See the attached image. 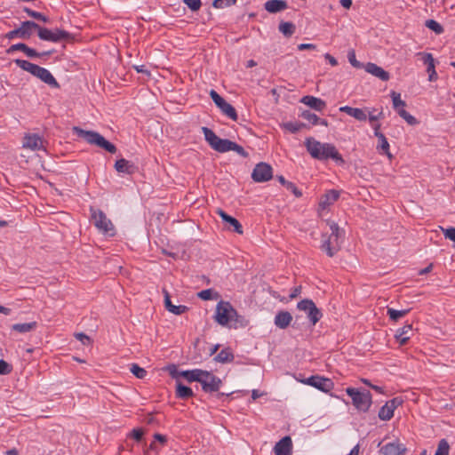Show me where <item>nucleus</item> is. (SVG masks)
<instances>
[{
	"label": "nucleus",
	"mask_w": 455,
	"mask_h": 455,
	"mask_svg": "<svg viewBox=\"0 0 455 455\" xmlns=\"http://www.w3.org/2000/svg\"><path fill=\"white\" fill-rule=\"evenodd\" d=\"M307 152L317 160L332 159L339 165H344L345 160L339 153L336 147L330 143H321L314 138H307L305 141Z\"/></svg>",
	"instance_id": "nucleus-1"
},
{
	"label": "nucleus",
	"mask_w": 455,
	"mask_h": 455,
	"mask_svg": "<svg viewBox=\"0 0 455 455\" xmlns=\"http://www.w3.org/2000/svg\"><path fill=\"white\" fill-rule=\"evenodd\" d=\"M14 63L20 68L22 70L30 73L32 76L40 79L42 82L50 85L52 88H59L60 84L51 72L36 64H34L28 60L17 59Z\"/></svg>",
	"instance_id": "nucleus-2"
},
{
	"label": "nucleus",
	"mask_w": 455,
	"mask_h": 455,
	"mask_svg": "<svg viewBox=\"0 0 455 455\" xmlns=\"http://www.w3.org/2000/svg\"><path fill=\"white\" fill-rule=\"evenodd\" d=\"M73 132L80 139L84 140L91 145H95L110 154H116L117 151L116 147L107 140L100 133L94 131H86L78 126L73 127Z\"/></svg>",
	"instance_id": "nucleus-3"
},
{
	"label": "nucleus",
	"mask_w": 455,
	"mask_h": 455,
	"mask_svg": "<svg viewBox=\"0 0 455 455\" xmlns=\"http://www.w3.org/2000/svg\"><path fill=\"white\" fill-rule=\"evenodd\" d=\"M320 248L329 257H333L340 249L344 238V229H331V232L321 234Z\"/></svg>",
	"instance_id": "nucleus-4"
},
{
	"label": "nucleus",
	"mask_w": 455,
	"mask_h": 455,
	"mask_svg": "<svg viewBox=\"0 0 455 455\" xmlns=\"http://www.w3.org/2000/svg\"><path fill=\"white\" fill-rule=\"evenodd\" d=\"M346 393L352 399V403L358 411L367 412L372 403V396L369 390L347 387Z\"/></svg>",
	"instance_id": "nucleus-5"
},
{
	"label": "nucleus",
	"mask_w": 455,
	"mask_h": 455,
	"mask_svg": "<svg viewBox=\"0 0 455 455\" xmlns=\"http://www.w3.org/2000/svg\"><path fill=\"white\" fill-rule=\"evenodd\" d=\"M36 31L38 37L43 41L59 43L63 40L70 41L74 39L71 33L61 28L49 29L38 25Z\"/></svg>",
	"instance_id": "nucleus-6"
},
{
	"label": "nucleus",
	"mask_w": 455,
	"mask_h": 455,
	"mask_svg": "<svg viewBox=\"0 0 455 455\" xmlns=\"http://www.w3.org/2000/svg\"><path fill=\"white\" fill-rule=\"evenodd\" d=\"M202 131L205 140L212 149L220 153H225L231 150L234 141L218 137L215 132L208 127H203Z\"/></svg>",
	"instance_id": "nucleus-7"
},
{
	"label": "nucleus",
	"mask_w": 455,
	"mask_h": 455,
	"mask_svg": "<svg viewBox=\"0 0 455 455\" xmlns=\"http://www.w3.org/2000/svg\"><path fill=\"white\" fill-rule=\"evenodd\" d=\"M297 308L307 313V316L313 326L315 325L323 316L321 310L310 299L300 300L297 304Z\"/></svg>",
	"instance_id": "nucleus-8"
},
{
	"label": "nucleus",
	"mask_w": 455,
	"mask_h": 455,
	"mask_svg": "<svg viewBox=\"0 0 455 455\" xmlns=\"http://www.w3.org/2000/svg\"><path fill=\"white\" fill-rule=\"evenodd\" d=\"M391 98L394 109L407 122L408 124L416 125L419 124V121L404 109L406 102L401 99V94L399 92L395 91L391 92Z\"/></svg>",
	"instance_id": "nucleus-9"
},
{
	"label": "nucleus",
	"mask_w": 455,
	"mask_h": 455,
	"mask_svg": "<svg viewBox=\"0 0 455 455\" xmlns=\"http://www.w3.org/2000/svg\"><path fill=\"white\" fill-rule=\"evenodd\" d=\"M38 24L32 20L23 21L20 28L9 31L5 37L9 40L14 39L16 37L21 39H28L32 34L33 30H37Z\"/></svg>",
	"instance_id": "nucleus-10"
},
{
	"label": "nucleus",
	"mask_w": 455,
	"mask_h": 455,
	"mask_svg": "<svg viewBox=\"0 0 455 455\" xmlns=\"http://www.w3.org/2000/svg\"><path fill=\"white\" fill-rule=\"evenodd\" d=\"M202 389L205 393L218 392L222 385V380L213 373L208 371H203L201 376Z\"/></svg>",
	"instance_id": "nucleus-11"
},
{
	"label": "nucleus",
	"mask_w": 455,
	"mask_h": 455,
	"mask_svg": "<svg viewBox=\"0 0 455 455\" xmlns=\"http://www.w3.org/2000/svg\"><path fill=\"white\" fill-rule=\"evenodd\" d=\"M234 307L228 301H220L217 304L214 319L222 326H228Z\"/></svg>",
	"instance_id": "nucleus-12"
},
{
	"label": "nucleus",
	"mask_w": 455,
	"mask_h": 455,
	"mask_svg": "<svg viewBox=\"0 0 455 455\" xmlns=\"http://www.w3.org/2000/svg\"><path fill=\"white\" fill-rule=\"evenodd\" d=\"M251 178L255 182H266L273 178V168L270 164L260 162L252 171Z\"/></svg>",
	"instance_id": "nucleus-13"
},
{
	"label": "nucleus",
	"mask_w": 455,
	"mask_h": 455,
	"mask_svg": "<svg viewBox=\"0 0 455 455\" xmlns=\"http://www.w3.org/2000/svg\"><path fill=\"white\" fill-rule=\"evenodd\" d=\"M301 382L312 386L324 393L330 392L334 387V383L331 379L319 375H313L306 379L301 380Z\"/></svg>",
	"instance_id": "nucleus-14"
},
{
	"label": "nucleus",
	"mask_w": 455,
	"mask_h": 455,
	"mask_svg": "<svg viewBox=\"0 0 455 455\" xmlns=\"http://www.w3.org/2000/svg\"><path fill=\"white\" fill-rule=\"evenodd\" d=\"M340 196V192L336 189H331L326 191L319 199L318 203V212L319 215L322 216L323 212L327 210L331 205H332Z\"/></svg>",
	"instance_id": "nucleus-15"
},
{
	"label": "nucleus",
	"mask_w": 455,
	"mask_h": 455,
	"mask_svg": "<svg viewBox=\"0 0 455 455\" xmlns=\"http://www.w3.org/2000/svg\"><path fill=\"white\" fill-rule=\"evenodd\" d=\"M418 56L421 57V60L425 65H427V72L428 73V80L430 82L436 81L438 78L437 73L435 67V59L431 53L419 52Z\"/></svg>",
	"instance_id": "nucleus-16"
},
{
	"label": "nucleus",
	"mask_w": 455,
	"mask_h": 455,
	"mask_svg": "<svg viewBox=\"0 0 455 455\" xmlns=\"http://www.w3.org/2000/svg\"><path fill=\"white\" fill-rule=\"evenodd\" d=\"M91 218L95 228H108L112 226L111 220L107 218L106 214L99 209L91 207Z\"/></svg>",
	"instance_id": "nucleus-17"
},
{
	"label": "nucleus",
	"mask_w": 455,
	"mask_h": 455,
	"mask_svg": "<svg viewBox=\"0 0 455 455\" xmlns=\"http://www.w3.org/2000/svg\"><path fill=\"white\" fill-rule=\"evenodd\" d=\"M163 293H164V307L169 312H171L176 315H180L188 310V307L187 306L173 305L171 300V295L165 288L163 289Z\"/></svg>",
	"instance_id": "nucleus-18"
},
{
	"label": "nucleus",
	"mask_w": 455,
	"mask_h": 455,
	"mask_svg": "<svg viewBox=\"0 0 455 455\" xmlns=\"http://www.w3.org/2000/svg\"><path fill=\"white\" fill-rule=\"evenodd\" d=\"M406 451V448L403 443H388L379 450L380 455H403Z\"/></svg>",
	"instance_id": "nucleus-19"
},
{
	"label": "nucleus",
	"mask_w": 455,
	"mask_h": 455,
	"mask_svg": "<svg viewBox=\"0 0 455 455\" xmlns=\"http://www.w3.org/2000/svg\"><path fill=\"white\" fill-rule=\"evenodd\" d=\"M292 441L290 436L283 437L274 447L275 455H291Z\"/></svg>",
	"instance_id": "nucleus-20"
},
{
	"label": "nucleus",
	"mask_w": 455,
	"mask_h": 455,
	"mask_svg": "<svg viewBox=\"0 0 455 455\" xmlns=\"http://www.w3.org/2000/svg\"><path fill=\"white\" fill-rule=\"evenodd\" d=\"M114 167L117 172L129 175H132L138 171V167L134 164V163L124 158L116 160Z\"/></svg>",
	"instance_id": "nucleus-21"
},
{
	"label": "nucleus",
	"mask_w": 455,
	"mask_h": 455,
	"mask_svg": "<svg viewBox=\"0 0 455 455\" xmlns=\"http://www.w3.org/2000/svg\"><path fill=\"white\" fill-rule=\"evenodd\" d=\"M300 102L316 111H323L326 108V102L324 100L311 95L302 97Z\"/></svg>",
	"instance_id": "nucleus-22"
},
{
	"label": "nucleus",
	"mask_w": 455,
	"mask_h": 455,
	"mask_svg": "<svg viewBox=\"0 0 455 455\" xmlns=\"http://www.w3.org/2000/svg\"><path fill=\"white\" fill-rule=\"evenodd\" d=\"M292 321V315L290 312L285 310H280L275 316L274 323L279 329H286Z\"/></svg>",
	"instance_id": "nucleus-23"
},
{
	"label": "nucleus",
	"mask_w": 455,
	"mask_h": 455,
	"mask_svg": "<svg viewBox=\"0 0 455 455\" xmlns=\"http://www.w3.org/2000/svg\"><path fill=\"white\" fill-rule=\"evenodd\" d=\"M365 71L371 74L372 76L379 78L382 81H388L390 78L389 73L379 67L377 64L368 62L365 67Z\"/></svg>",
	"instance_id": "nucleus-24"
},
{
	"label": "nucleus",
	"mask_w": 455,
	"mask_h": 455,
	"mask_svg": "<svg viewBox=\"0 0 455 455\" xmlns=\"http://www.w3.org/2000/svg\"><path fill=\"white\" fill-rule=\"evenodd\" d=\"M23 147L32 150H39L43 148V140L37 134H28L24 137Z\"/></svg>",
	"instance_id": "nucleus-25"
},
{
	"label": "nucleus",
	"mask_w": 455,
	"mask_h": 455,
	"mask_svg": "<svg viewBox=\"0 0 455 455\" xmlns=\"http://www.w3.org/2000/svg\"><path fill=\"white\" fill-rule=\"evenodd\" d=\"M264 8L270 13H277L288 8V4L285 0H267L264 4Z\"/></svg>",
	"instance_id": "nucleus-26"
},
{
	"label": "nucleus",
	"mask_w": 455,
	"mask_h": 455,
	"mask_svg": "<svg viewBox=\"0 0 455 455\" xmlns=\"http://www.w3.org/2000/svg\"><path fill=\"white\" fill-rule=\"evenodd\" d=\"M412 333V325L405 324L404 326L399 328L396 331L395 338L396 341L401 345H405L411 338V334Z\"/></svg>",
	"instance_id": "nucleus-27"
},
{
	"label": "nucleus",
	"mask_w": 455,
	"mask_h": 455,
	"mask_svg": "<svg viewBox=\"0 0 455 455\" xmlns=\"http://www.w3.org/2000/svg\"><path fill=\"white\" fill-rule=\"evenodd\" d=\"M249 324V320L245 316L239 315L236 309L234 308L229 327L234 329L244 328Z\"/></svg>",
	"instance_id": "nucleus-28"
},
{
	"label": "nucleus",
	"mask_w": 455,
	"mask_h": 455,
	"mask_svg": "<svg viewBox=\"0 0 455 455\" xmlns=\"http://www.w3.org/2000/svg\"><path fill=\"white\" fill-rule=\"evenodd\" d=\"M339 111L344 112V113L347 114L348 116H353L354 118H355L356 120L361 121V122L367 120V115L361 108H352L349 106H344V107L339 108Z\"/></svg>",
	"instance_id": "nucleus-29"
},
{
	"label": "nucleus",
	"mask_w": 455,
	"mask_h": 455,
	"mask_svg": "<svg viewBox=\"0 0 455 455\" xmlns=\"http://www.w3.org/2000/svg\"><path fill=\"white\" fill-rule=\"evenodd\" d=\"M15 51H22L28 58H35L36 55V51L33 48L28 47L24 43H18L15 44L11 45L7 50L6 52L8 54H11L14 52Z\"/></svg>",
	"instance_id": "nucleus-30"
},
{
	"label": "nucleus",
	"mask_w": 455,
	"mask_h": 455,
	"mask_svg": "<svg viewBox=\"0 0 455 455\" xmlns=\"http://www.w3.org/2000/svg\"><path fill=\"white\" fill-rule=\"evenodd\" d=\"M175 395L176 397L186 400L194 396V392L191 387L185 386L184 384L178 380L176 382Z\"/></svg>",
	"instance_id": "nucleus-31"
},
{
	"label": "nucleus",
	"mask_w": 455,
	"mask_h": 455,
	"mask_svg": "<svg viewBox=\"0 0 455 455\" xmlns=\"http://www.w3.org/2000/svg\"><path fill=\"white\" fill-rule=\"evenodd\" d=\"M204 370L201 369H194V370H186L181 371L180 372V376L183 377L188 382H198L201 381V376Z\"/></svg>",
	"instance_id": "nucleus-32"
},
{
	"label": "nucleus",
	"mask_w": 455,
	"mask_h": 455,
	"mask_svg": "<svg viewBox=\"0 0 455 455\" xmlns=\"http://www.w3.org/2000/svg\"><path fill=\"white\" fill-rule=\"evenodd\" d=\"M70 218L68 214L65 212H59L55 213L52 216L50 217V222L49 225L51 226H57L60 224V226H67V221H69Z\"/></svg>",
	"instance_id": "nucleus-33"
},
{
	"label": "nucleus",
	"mask_w": 455,
	"mask_h": 455,
	"mask_svg": "<svg viewBox=\"0 0 455 455\" xmlns=\"http://www.w3.org/2000/svg\"><path fill=\"white\" fill-rule=\"evenodd\" d=\"M235 359L234 354L229 348L222 349L215 357L214 361L221 363H231Z\"/></svg>",
	"instance_id": "nucleus-34"
},
{
	"label": "nucleus",
	"mask_w": 455,
	"mask_h": 455,
	"mask_svg": "<svg viewBox=\"0 0 455 455\" xmlns=\"http://www.w3.org/2000/svg\"><path fill=\"white\" fill-rule=\"evenodd\" d=\"M217 213L220 215L224 224L229 225L233 228H242V225L235 218L228 215L223 210L218 209Z\"/></svg>",
	"instance_id": "nucleus-35"
},
{
	"label": "nucleus",
	"mask_w": 455,
	"mask_h": 455,
	"mask_svg": "<svg viewBox=\"0 0 455 455\" xmlns=\"http://www.w3.org/2000/svg\"><path fill=\"white\" fill-rule=\"evenodd\" d=\"M37 326L36 322L15 323L12 325V330L20 333L29 332L34 331Z\"/></svg>",
	"instance_id": "nucleus-36"
},
{
	"label": "nucleus",
	"mask_w": 455,
	"mask_h": 455,
	"mask_svg": "<svg viewBox=\"0 0 455 455\" xmlns=\"http://www.w3.org/2000/svg\"><path fill=\"white\" fill-rule=\"evenodd\" d=\"M377 138L379 140L377 148L380 149L383 154L387 155L389 158H391L392 155L389 152V143L386 136L382 132H377Z\"/></svg>",
	"instance_id": "nucleus-37"
},
{
	"label": "nucleus",
	"mask_w": 455,
	"mask_h": 455,
	"mask_svg": "<svg viewBox=\"0 0 455 455\" xmlns=\"http://www.w3.org/2000/svg\"><path fill=\"white\" fill-rule=\"evenodd\" d=\"M219 108L220 109V111L222 112L223 115L227 116L231 120L237 121V119H238L237 112H236L235 108L231 104H229L228 102L226 101Z\"/></svg>",
	"instance_id": "nucleus-38"
},
{
	"label": "nucleus",
	"mask_w": 455,
	"mask_h": 455,
	"mask_svg": "<svg viewBox=\"0 0 455 455\" xmlns=\"http://www.w3.org/2000/svg\"><path fill=\"white\" fill-rule=\"evenodd\" d=\"M278 28L279 31L286 37H291L296 30L295 25L290 21L280 22Z\"/></svg>",
	"instance_id": "nucleus-39"
},
{
	"label": "nucleus",
	"mask_w": 455,
	"mask_h": 455,
	"mask_svg": "<svg viewBox=\"0 0 455 455\" xmlns=\"http://www.w3.org/2000/svg\"><path fill=\"white\" fill-rule=\"evenodd\" d=\"M409 311L410 309L396 310L391 307H387V315L391 321L397 322L400 318L405 316Z\"/></svg>",
	"instance_id": "nucleus-40"
},
{
	"label": "nucleus",
	"mask_w": 455,
	"mask_h": 455,
	"mask_svg": "<svg viewBox=\"0 0 455 455\" xmlns=\"http://www.w3.org/2000/svg\"><path fill=\"white\" fill-rule=\"evenodd\" d=\"M197 297L203 300H211L219 299L220 294L212 289H206L199 291Z\"/></svg>",
	"instance_id": "nucleus-41"
},
{
	"label": "nucleus",
	"mask_w": 455,
	"mask_h": 455,
	"mask_svg": "<svg viewBox=\"0 0 455 455\" xmlns=\"http://www.w3.org/2000/svg\"><path fill=\"white\" fill-rule=\"evenodd\" d=\"M379 418L381 420H390L394 416L393 410L388 406L387 403H385L379 411Z\"/></svg>",
	"instance_id": "nucleus-42"
},
{
	"label": "nucleus",
	"mask_w": 455,
	"mask_h": 455,
	"mask_svg": "<svg viewBox=\"0 0 455 455\" xmlns=\"http://www.w3.org/2000/svg\"><path fill=\"white\" fill-rule=\"evenodd\" d=\"M23 12H26L29 17L34 18L37 20H41L44 23H47L50 20L49 18L43 14L42 12L33 11L28 7H24Z\"/></svg>",
	"instance_id": "nucleus-43"
},
{
	"label": "nucleus",
	"mask_w": 455,
	"mask_h": 455,
	"mask_svg": "<svg viewBox=\"0 0 455 455\" xmlns=\"http://www.w3.org/2000/svg\"><path fill=\"white\" fill-rule=\"evenodd\" d=\"M425 26L437 35H440L444 31L443 27L435 20H426Z\"/></svg>",
	"instance_id": "nucleus-44"
},
{
	"label": "nucleus",
	"mask_w": 455,
	"mask_h": 455,
	"mask_svg": "<svg viewBox=\"0 0 455 455\" xmlns=\"http://www.w3.org/2000/svg\"><path fill=\"white\" fill-rule=\"evenodd\" d=\"M283 128L291 133L298 132L303 127H306V124L299 122H287L283 124Z\"/></svg>",
	"instance_id": "nucleus-45"
},
{
	"label": "nucleus",
	"mask_w": 455,
	"mask_h": 455,
	"mask_svg": "<svg viewBox=\"0 0 455 455\" xmlns=\"http://www.w3.org/2000/svg\"><path fill=\"white\" fill-rule=\"evenodd\" d=\"M450 445L446 439H441L438 443L435 455H449Z\"/></svg>",
	"instance_id": "nucleus-46"
},
{
	"label": "nucleus",
	"mask_w": 455,
	"mask_h": 455,
	"mask_svg": "<svg viewBox=\"0 0 455 455\" xmlns=\"http://www.w3.org/2000/svg\"><path fill=\"white\" fill-rule=\"evenodd\" d=\"M130 371L138 379H142L147 375V371L144 368L139 366L137 363L131 364Z\"/></svg>",
	"instance_id": "nucleus-47"
},
{
	"label": "nucleus",
	"mask_w": 455,
	"mask_h": 455,
	"mask_svg": "<svg viewBox=\"0 0 455 455\" xmlns=\"http://www.w3.org/2000/svg\"><path fill=\"white\" fill-rule=\"evenodd\" d=\"M300 116L306 120H307L309 123H311L313 125H317L319 117L312 113L309 110H304L301 112Z\"/></svg>",
	"instance_id": "nucleus-48"
},
{
	"label": "nucleus",
	"mask_w": 455,
	"mask_h": 455,
	"mask_svg": "<svg viewBox=\"0 0 455 455\" xmlns=\"http://www.w3.org/2000/svg\"><path fill=\"white\" fill-rule=\"evenodd\" d=\"M210 97L218 108H220L222 104L226 102L225 99L222 98L215 90L210 91Z\"/></svg>",
	"instance_id": "nucleus-49"
},
{
	"label": "nucleus",
	"mask_w": 455,
	"mask_h": 455,
	"mask_svg": "<svg viewBox=\"0 0 455 455\" xmlns=\"http://www.w3.org/2000/svg\"><path fill=\"white\" fill-rule=\"evenodd\" d=\"M236 0H213L212 5L215 8H225L235 4Z\"/></svg>",
	"instance_id": "nucleus-50"
},
{
	"label": "nucleus",
	"mask_w": 455,
	"mask_h": 455,
	"mask_svg": "<svg viewBox=\"0 0 455 455\" xmlns=\"http://www.w3.org/2000/svg\"><path fill=\"white\" fill-rule=\"evenodd\" d=\"M12 371V364L8 363L6 361L0 359V375H6L11 373Z\"/></svg>",
	"instance_id": "nucleus-51"
},
{
	"label": "nucleus",
	"mask_w": 455,
	"mask_h": 455,
	"mask_svg": "<svg viewBox=\"0 0 455 455\" xmlns=\"http://www.w3.org/2000/svg\"><path fill=\"white\" fill-rule=\"evenodd\" d=\"M347 59H348V61L349 63L354 67V68H360L363 65L361 62H359L356 58H355V52L354 50H350L348 52H347Z\"/></svg>",
	"instance_id": "nucleus-52"
},
{
	"label": "nucleus",
	"mask_w": 455,
	"mask_h": 455,
	"mask_svg": "<svg viewBox=\"0 0 455 455\" xmlns=\"http://www.w3.org/2000/svg\"><path fill=\"white\" fill-rule=\"evenodd\" d=\"M183 2L193 12L198 11L202 5L201 0H183Z\"/></svg>",
	"instance_id": "nucleus-53"
},
{
	"label": "nucleus",
	"mask_w": 455,
	"mask_h": 455,
	"mask_svg": "<svg viewBox=\"0 0 455 455\" xmlns=\"http://www.w3.org/2000/svg\"><path fill=\"white\" fill-rule=\"evenodd\" d=\"M231 150L236 152L239 156H241L243 158H247L249 156V153L245 151L242 146L238 145L235 142L233 143Z\"/></svg>",
	"instance_id": "nucleus-54"
},
{
	"label": "nucleus",
	"mask_w": 455,
	"mask_h": 455,
	"mask_svg": "<svg viewBox=\"0 0 455 455\" xmlns=\"http://www.w3.org/2000/svg\"><path fill=\"white\" fill-rule=\"evenodd\" d=\"M165 370L169 372L170 376L173 379H178L179 377H181L180 372L178 371V368L175 364H169L165 367Z\"/></svg>",
	"instance_id": "nucleus-55"
},
{
	"label": "nucleus",
	"mask_w": 455,
	"mask_h": 455,
	"mask_svg": "<svg viewBox=\"0 0 455 455\" xmlns=\"http://www.w3.org/2000/svg\"><path fill=\"white\" fill-rule=\"evenodd\" d=\"M116 234V229H98V235L101 238L113 237Z\"/></svg>",
	"instance_id": "nucleus-56"
},
{
	"label": "nucleus",
	"mask_w": 455,
	"mask_h": 455,
	"mask_svg": "<svg viewBox=\"0 0 455 455\" xmlns=\"http://www.w3.org/2000/svg\"><path fill=\"white\" fill-rule=\"evenodd\" d=\"M144 431L141 428H133L130 434L136 442H140L143 438Z\"/></svg>",
	"instance_id": "nucleus-57"
},
{
	"label": "nucleus",
	"mask_w": 455,
	"mask_h": 455,
	"mask_svg": "<svg viewBox=\"0 0 455 455\" xmlns=\"http://www.w3.org/2000/svg\"><path fill=\"white\" fill-rule=\"evenodd\" d=\"M403 403V399L401 397H394L393 399L387 401L386 403L388 404V406L395 411V410L402 405Z\"/></svg>",
	"instance_id": "nucleus-58"
},
{
	"label": "nucleus",
	"mask_w": 455,
	"mask_h": 455,
	"mask_svg": "<svg viewBox=\"0 0 455 455\" xmlns=\"http://www.w3.org/2000/svg\"><path fill=\"white\" fill-rule=\"evenodd\" d=\"M375 109H373L371 112L369 113V121L371 124L377 122L379 119L384 118V113L383 111H379L378 114H375Z\"/></svg>",
	"instance_id": "nucleus-59"
},
{
	"label": "nucleus",
	"mask_w": 455,
	"mask_h": 455,
	"mask_svg": "<svg viewBox=\"0 0 455 455\" xmlns=\"http://www.w3.org/2000/svg\"><path fill=\"white\" fill-rule=\"evenodd\" d=\"M158 448L155 442L151 443L144 451V455H157Z\"/></svg>",
	"instance_id": "nucleus-60"
},
{
	"label": "nucleus",
	"mask_w": 455,
	"mask_h": 455,
	"mask_svg": "<svg viewBox=\"0 0 455 455\" xmlns=\"http://www.w3.org/2000/svg\"><path fill=\"white\" fill-rule=\"evenodd\" d=\"M286 188L290 190L296 197L302 196V192L296 187V185L290 181L289 184H287Z\"/></svg>",
	"instance_id": "nucleus-61"
},
{
	"label": "nucleus",
	"mask_w": 455,
	"mask_h": 455,
	"mask_svg": "<svg viewBox=\"0 0 455 455\" xmlns=\"http://www.w3.org/2000/svg\"><path fill=\"white\" fill-rule=\"evenodd\" d=\"M75 337L78 340H80L83 343V345H90L91 344V339L89 338V336H87L84 332L76 333Z\"/></svg>",
	"instance_id": "nucleus-62"
},
{
	"label": "nucleus",
	"mask_w": 455,
	"mask_h": 455,
	"mask_svg": "<svg viewBox=\"0 0 455 455\" xmlns=\"http://www.w3.org/2000/svg\"><path fill=\"white\" fill-rule=\"evenodd\" d=\"M444 233L445 238H448L455 243V229H442Z\"/></svg>",
	"instance_id": "nucleus-63"
},
{
	"label": "nucleus",
	"mask_w": 455,
	"mask_h": 455,
	"mask_svg": "<svg viewBox=\"0 0 455 455\" xmlns=\"http://www.w3.org/2000/svg\"><path fill=\"white\" fill-rule=\"evenodd\" d=\"M301 286H296L294 288L291 289V292L290 294V299H293L295 298H297L300 293H301Z\"/></svg>",
	"instance_id": "nucleus-64"
}]
</instances>
